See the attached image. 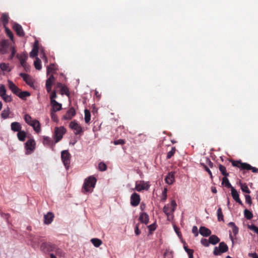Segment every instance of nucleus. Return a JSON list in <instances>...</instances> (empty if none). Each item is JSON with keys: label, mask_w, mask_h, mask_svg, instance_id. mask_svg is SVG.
I'll return each mask as SVG.
<instances>
[{"label": "nucleus", "mask_w": 258, "mask_h": 258, "mask_svg": "<svg viewBox=\"0 0 258 258\" xmlns=\"http://www.w3.org/2000/svg\"><path fill=\"white\" fill-rule=\"evenodd\" d=\"M8 85L11 91L16 95L23 100H25L27 97L30 96V93L28 91H22L11 80L8 81Z\"/></svg>", "instance_id": "obj_1"}, {"label": "nucleus", "mask_w": 258, "mask_h": 258, "mask_svg": "<svg viewBox=\"0 0 258 258\" xmlns=\"http://www.w3.org/2000/svg\"><path fill=\"white\" fill-rule=\"evenodd\" d=\"M96 181V178L93 176H90L86 178L83 185L82 192L84 194L92 192Z\"/></svg>", "instance_id": "obj_2"}, {"label": "nucleus", "mask_w": 258, "mask_h": 258, "mask_svg": "<svg viewBox=\"0 0 258 258\" xmlns=\"http://www.w3.org/2000/svg\"><path fill=\"white\" fill-rule=\"evenodd\" d=\"M229 161L233 166L238 167L241 170H251L253 173L258 172V168L252 167L247 163H243L241 160L230 159Z\"/></svg>", "instance_id": "obj_3"}, {"label": "nucleus", "mask_w": 258, "mask_h": 258, "mask_svg": "<svg viewBox=\"0 0 258 258\" xmlns=\"http://www.w3.org/2000/svg\"><path fill=\"white\" fill-rule=\"evenodd\" d=\"M66 133V129L63 126L55 127L53 135V137L54 140V144L59 142L62 139L63 136Z\"/></svg>", "instance_id": "obj_4"}, {"label": "nucleus", "mask_w": 258, "mask_h": 258, "mask_svg": "<svg viewBox=\"0 0 258 258\" xmlns=\"http://www.w3.org/2000/svg\"><path fill=\"white\" fill-rule=\"evenodd\" d=\"M228 250L227 245L224 242L219 243L218 247L214 248L213 253L215 255H221L222 253L226 252Z\"/></svg>", "instance_id": "obj_5"}, {"label": "nucleus", "mask_w": 258, "mask_h": 258, "mask_svg": "<svg viewBox=\"0 0 258 258\" xmlns=\"http://www.w3.org/2000/svg\"><path fill=\"white\" fill-rule=\"evenodd\" d=\"M71 157V154H70L68 150H63L61 151V160L67 169H68L69 167L70 164Z\"/></svg>", "instance_id": "obj_6"}, {"label": "nucleus", "mask_w": 258, "mask_h": 258, "mask_svg": "<svg viewBox=\"0 0 258 258\" xmlns=\"http://www.w3.org/2000/svg\"><path fill=\"white\" fill-rule=\"evenodd\" d=\"M69 127L73 130L74 133L76 135H81L83 132L81 126L75 120L70 122Z\"/></svg>", "instance_id": "obj_7"}, {"label": "nucleus", "mask_w": 258, "mask_h": 258, "mask_svg": "<svg viewBox=\"0 0 258 258\" xmlns=\"http://www.w3.org/2000/svg\"><path fill=\"white\" fill-rule=\"evenodd\" d=\"M36 143L35 140L33 139H29L25 143V149L26 154H30L33 152L35 149Z\"/></svg>", "instance_id": "obj_8"}, {"label": "nucleus", "mask_w": 258, "mask_h": 258, "mask_svg": "<svg viewBox=\"0 0 258 258\" xmlns=\"http://www.w3.org/2000/svg\"><path fill=\"white\" fill-rule=\"evenodd\" d=\"M40 249L44 252H50L54 250L55 245L49 242H45L41 244Z\"/></svg>", "instance_id": "obj_9"}, {"label": "nucleus", "mask_w": 258, "mask_h": 258, "mask_svg": "<svg viewBox=\"0 0 258 258\" xmlns=\"http://www.w3.org/2000/svg\"><path fill=\"white\" fill-rule=\"evenodd\" d=\"M149 185L144 181H140L139 183L136 182L135 189L138 191H141L143 190H148Z\"/></svg>", "instance_id": "obj_10"}, {"label": "nucleus", "mask_w": 258, "mask_h": 258, "mask_svg": "<svg viewBox=\"0 0 258 258\" xmlns=\"http://www.w3.org/2000/svg\"><path fill=\"white\" fill-rule=\"evenodd\" d=\"M140 195L136 192H134L131 197V204L133 207L137 206L140 202Z\"/></svg>", "instance_id": "obj_11"}, {"label": "nucleus", "mask_w": 258, "mask_h": 258, "mask_svg": "<svg viewBox=\"0 0 258 258\" xmlns=\"http://www.w3.org/2000/svg\"><path fill=\"white\" fill-rule=\"evenodd\" d=\"M56 87L60 89V93L62 95L65 94L67 96L69 95L70 92L69 88L65 85L62 84L61 83H57L56 85Z\"/></svg>", "instance_id": "obj_12"}, {"label": "nucleus", "mask_w": 258, "mask_h": 258, "mask_svg": "<svg viewBox=\"0 0 258 258\" xmlns=\"http://www.w3.org/2000/svg\"><path fill=\"white\" fill-rule=\"evenodd\" d=\"M13 28L18 36L20 37H23L24 36L25 33L23 30V28L22 26L19 24L15 23L13 25Z\"/></svg>", "instance_id": "obj_13"}, {"label": "nucleus", "mask_w": 258, "mask_h": 258, "mask_svg": "<svg viewBox=\"0 0 258 258\" xmlns=\"http://www.w3.org/2000/svg\"><path fill=\"white\" fill-rule=\"evenodd\" d=\"M54 81V77L52 75H51L46 81V89L48 93L51 92V87L53 82Z\"/></svg>", "instance_id": "obj_14"}, {"label": "nucleus", "mask_w": 258, "mask_h": 258, "mask_svg": "<svg viewBox=\"0 0 258 258\" xmlns=\"http://www.w3.org/2000/svg\"><path fill=\"white\" fill-rule=\"evenodd\" d=\"M39 49V43L38 41H35L32 51L30 53V56L33 58L38 55Z\"/></svg>", "instance_id": "obj_15"}, {"label": "nucleus", "mask_w": 258, "mask_h": 258, "mask_svg": "<svg viewBox=\"0 0 258 258\" xmlns=\"http://www.w3.org/2000/svg\"><path fill=\"white\" fill-rule=\"evenodd\" d=\"M54 218V214L52 212H48L44 216V223L45 224H50Z\"/></svg>", "instance_id": "obj_16"}, {"label": "nucleus", "mask_w": 258, "mask_h": 258, "mask_svg": "<svg viewBox=\"0 0 258 258\" xmlns=\"http://www.w3.org/2000/svg\"><path fill=\"white\" fill-rule=\"evenodd\" d=\"M231 191V195L233 198V199L238 204H239L241 205H242V202L240 200L239 197V194L237 190L234 188H232Z\"/></svg>", "instance_id": "obj_17"}, {"label": "nucleus", "mask_w": 258, "mask_h": 258, "mask_svg": "<svg viewBox=\"0 0 258 258\" xmlns=\"http://www.w3.org/2000/svg\"><path fill=\"white\" fill-rule=\"evenodd\" d=\"M199 232L202 236L205 237L210 236L211 234V231L204 226H201L200 228Z\"/></svg>", "instance_id": "obj_18"}, {"label": "nucleus", "mask_w": 258, "mask_h": 258, "mask_svg": "<svg viewBox=\"0 0 258 258\" xmlns=\"http://www.w3.org/2000/svg\"><path fill=\"white\" fill-rule=\"evenodd\" d=\"M174 173L172 172L168 173L165 178L166 182L168 184H172L174 181Z\"/></svg>", "instance_id": "obj_19"}, {"label": "nucleus", "mask_w": 258, "mask_h": 258, "mask_svg": "<svg viewBox=\"0 0 258 258\" xmlns=\"http://www.w3.org/2000/svg\"><path fill=\"white\" fill-rule=\"evenodd\" d=\"M52 110L54 112L59 111L61 109V104L58 103L55 100L51 101Z\"/></svg>", "instance_id": "obj_20"}, {"label": "nucleus", "mask_w": 258, "mask_h": 258, "mask_svg": "<svg viewBox=\"0 0 258 258\" xmlns=\"http://www.w3.org/2000/svg\"><path fill=\"white\" fill-rule=\"evenodd\" d=\"M139 220L141 222L147 224L149 220L148 215L146 213H142L139 217Z\"/></svg>", "instance_id": "obj_21"}, {"label": "nucleus", "mask_w": 258, "mask_h": 258, "mask_svg": "<svg viewBox=\"0 0 258 258\" xmlns=\"http://www.w3.org/2000/svg\"><path fill=\"white\" fill-rule=\"evenodd\" d=\"M17 56L20 61L21 65H25V62H26V59L28 58L27 54L25 53L20 54H18Z\"/></svg>", "instance_id": "obj_22"}, {"label": "nucleus", "mask_w": 258, "mask_h": 258, "mask_svg": "<svg viewBox=\"0 0 258 258\" xmlns=\"http://www.w3.org/2000/svg\"><path fill=\"white\" fill-rule=\"evenodd\" d=\"M11 130L14 132H19L21 130L22 126L20 123L18 122H13L11 125Z\"/></svg>", "instance_id": "obj_23"}, {"label": "nucleus", "mask_w": 258, "mask_h": 258, "mask_svg": "<svg viewBox=\"0 0 258 258\" xmlns=\"http://www.w3.org/2000/svg\"><path fill=\"white\" fill-rule=\"evenodd\" d=\"M42 142L44 145L47 146H51L55 144L49 137L46 136L43 137Z\"/></svg>", "instance_id": "obj_24"}, {"label": "nucleus", "mask_w": 258, "mask_h": 258, "mask_svg": "<svg viewBox=\"0 0 258 258\" xmlns=\"http://www.w3.org/2000/svg\"><path fill=\"white\" fill-rule=\"evenodd\" d=\"M30 125L33 126L34 130L36 133H38L40 132L41 129L40 123L38 121L34 120Z\"/></svg>", "instance_id": "obj_25"}, {"label": "nucleus", "mask_w": 258, "mask_h": 258, "mask_svg": "<svg viewBox=\"0 0 258 258\" xmlns=\"http://www.w3.org/2000/svg\"><path fill=\"white\" fill-rule=\"evenodd\" d=\"M210 243L215 245L220 241V239L215 235H210L209 238Z\"/></svg>", "instance_id": "obj_26"}, {"label": "nucleus", "mask_w": 258, "mask_h": 258, "mask_svg": "<svg viewBox=\"0 0 258 258\" xmlns=\"http://www.w3.org/2000/svg\"><path fill=\"white\" fill-rule=\"evenodd\" d=\"M17 137L19 141L24 142L26 138V133L24 131H20L17 133Z\"/></svg>", "instance_id": "obj_27"}, {"label": "nucleus", "mask_w": 258, "mask_h": 258, "mask_svg": "<svg viewBox=\"0 0 258 258\" xmlns=\"http://www.w3.org/2000/svg\"><path fill=\"white\" fill-rule=\"evenodd\" d=\"M222 184L225 185L226 187L227 188H230L231 190L232 189V188H234L231 183L229 182L228 179L227 178V177H224L222 179Z\"/></svg>", "instance_id": "obj_28"}, {"label": "nucleus", "mask_w": 258, "mask_h": 258, "mask_svg": "<svg viewBox=\"0 0 258 258\" xmlns=\"http://www.w3.org/2000/svg\"><path fill=\"white\" fill-rule=\"evenodd\" d=\"M219 169L221 173L223 176H224V177H227L229 176V173L227 172L226 168L224 166H223L221 164H220L219 165Z\"/></svg>", "instance_id": "obj_29"}, {"label": "nucleus", "mask_w": 258, "mask_h": 258, "mask_svg": "<svg viewBox=\"0 0 258 258\" xmlns=\"http://www.w3.org/2000/svg\"><path fill=\"white\" fill-rule=\"evenodd\" d=\"M30 239L32 242H33L36 244H39L40 242L42 241L41 240H40V237L38 236L30 235Z\"/></svg>", "instance_id": "obj_30"}, {"label": "nucleus", "mask_w": 258, "mask_h": 258, "mask_svg": "<svg viewBox=\"0 0 258 258\" xmlns=\"http://www.w3.org/2000/svg\"><path fill=\"white\" fill-rule=\"evenodd\" d=\"M0 68L3 71H6L9 72L11 71V69L9 67L8 63H1L0 64Z\"/></svg>", "instance_id": "obj_31"}, {"label": "nucleus", "mask_w": 258, "mask_h": 258, "mask_svg": "<svg viewBox=\"0 0 258 258\" xmlns=\"http://www.w3.org/2000/svg\"><path fill=\"white\" fill-rule=\"evenodd\" d=\"M91 242L96 247H99L102 244V241L98 238H92L91 240Z\"/></svg>", "instance_id": "obj_32"}, {"label": "nucleus", "mask_w": 258, "mask_h": 258, "mask_svg": "<svg viewBox=\"0 0 258 258\" xmlns=\"http://www.w3.org/2000/svg\"><path fill=\"white\" fill-rule=\"evenodd\" d=\"M244 217L248 220H250L253 217V214L251 212L247 209H245L244 211Z\"/></svg>", "instance_id": "obj_33"}, {"label": "nucleus", "mask_w": 258, "mask_h": 258, "mask_svg": "<svg viewBox=\"0 0 258 258\" xmlns=\"http://www.w3.org/2000/svg\"><path fill=\"white\" fill-rule=\"evenodd\" d=\"M34 64L35 68L37 70H40L41 69V60L40 59L36 57L35 60L34 61Z\"/></svg>", "instance_id": "obj_34"}, {"label": "nucleus", "mask_w": 258, "mask_h": 258, "mask_svg": "<svg viewBox=\"0 0 258 258\" xmlns=\"http://www.w3.org/2000/svg\"><path fill=\"white\" fill-rule=\"evenodd\" d=\"M218 220L219 221H224V216L222 213V209L219 208L217 211Z\"/></svg>", "instance_id": "obj_35"}, {"label": "nucleus", "mask_w": 258, "mask_h": 258, "mask_svg": "<svg viewBox=\"0 0 258 258\" xmlns=\"http://www.w3.org/2000/svg\"><path fill=\"white\" fill-rule=\"evenodd\" d=\"M229 225L232 227V232L234 236L238 232V228L233 222H230Z\"/></svg>", "instance_id": "obj_36"}, {"label": "nucleus", "mask_w": 258, "mask_h": 258, "mask_svg": "<svg viewBox=\"0 0 258 258\" xmlns=\"http://www.w3.org/2000/svg\"><path fill=\"white\" fill-rule=\"evenodd\" d=\"M240 185H241V189L243 192H245L247 194L250 193V190L249 189V188L246 183H240Z\"/></svg>", "instance_id": "obj_37"}, {"label": "nucleus", "mask_w": 258, "mask_h": 258, "mask_svg": "<svg viewBox=\"0 0 258 258\" xmlns=\"http://www.w3.org/2000/svg\"><path fill=\"white\" fill-rule=\"evenodd\" d=\"M8 41L6 40H3L0 42V46L2 47V49H0V51L3 49H5L8 47Z\"/></svg>", "instance_id": "obj_38"}, {"label": "nucleus", "mask_w": 258, "mask_h": 258, "mask_svg": "<svg viewBox=\"0 0 258 258\" xmlns=\"http://www.w3.org/2000/svg\"><path fill=\"white\" fill-rule=\"evenodd\" d=\"M24 81L27 84L30 86L33 85V80L29 75H28L26 78H24Z\"/></svg>", "instance_id": "obj_39"}, {"label": "nucleus", "mask_w": 258, "mask_h": 258, "mask_svg": "<svg viewBox=\"0 0 258 258\" xmlns=\"http://www.w3.org/2000/svg\"><path fill=\"white\" fill-rule=\"evenodd\" d=\"M9 16L7 14H3L2 16V20L4 23V24L5 25L7 24L9 22Z\"/></svg>", "instance_id": "obj_40"}, {"label": "nucleus", "mask_w": 258, "mask_h": 258, "mask_svg": "<svg viewBox=\"0 0 258 258\" xmlns=\"http://www.w3.org/2000/svg\"><path fill=\"white\" fill-rule=\"evenodd\" d=\"M171 210V209H170L168 205H165L163 209V212L168 216L170 215V213H172Z\"/></svg>", "instance_id": "obj_41"}, {"label": "nucleus", "mask_w": 258, "mask_h": 258, "mask_svg": "<svg viewBox=\"0 0 258 258\" xmlns=\"http://www.w3.org/2000/svg\"><path fill=\"white\" fill-rule=\"evenodd\" d=\"M176 149L175 147H172L171 150L167 153V159H170L175 154Z\"/></svg>", "instance_id": "obj_42"}, {"label": "nucleus", "mask_w": 258, "mask_h": 258, "mask_svg": "<svg viewBox=\"0 0 258 258\" xmlns=\"http://www.w3.org/2000/svg\"><path fill=\"white\" fill-rule=\"evenodd\" d=\"M24 119L26 123L28 124H30L32 121L34 120L32 119V117L29 115V114H25L24 116Z\"/></svg>", "instance_id": "obj_43"}, {"label": "nucleus", "mask_w": 258, "mask_h": 258, "mask_svg": "<svg viewBox=\"0 0 258 258\" xmlns=\"http://www.w3.org/2000/svg\"><path fill=\"white\" fill-rule=\"evenodd\" d=\"M6 94V89L5 86L3 84H0V96L3 97Z\"/></svg>", "instance_id": "obj_44"}, {"label": "nucleus", "mask_w": 258, "mask_h": 258, "mask_svg": "<svg viewBox=\"0 0 258 258\" xmlns=\"http://www.w3.org/2000/svg\"><path fill=\"white\" fill-rule=\"evenodd\" d=\"M98 169L101 171H105L107 169V166L104 163L100 162L98 165Z\"/></svg>", "instance_id": "obj_45"}, {"label": "nucleus", "mask_w": 258, "mask_h": 258, "mask_svg": "<svg viewBox=\"0 0 258 258\" xmlns=\"http://www.w3.org/2000/svg\"><path fill=\"white\" fill-rule=\"evenodd\" d=\"M55 66L54 64H51L47 67V75L50 73H53L55 70Z\"/></svg>", "instance_id": "obj_46"}, {"label": "nucleus", "mask_w": 258, "mask_h": 258, "mask_svg": "<svg viewBox=\"0 0 258 258\" xmlns=\"http://www.w3.org/2000/svg\"><path fill=\"white\" fill-rule=\"evenodd\" d=\"M201 165L203 167V168L205 169V170L209 173V174L210 176V177L211 179H213V175L211 171V170L209 169V168L204 164V163H201Z\"/></svg>", "instance_id": "obj_47"}, {"label": "nucleus", "mask_w": 258, "mask_h": 258, "mask_svg": "<svg viewBox=\"0 0 258 258\" xmlns=\"http://www.w3.org/2000/svg\"><path fill=\"white\" fill-rule=\"evenodd\" d=\"M201 242L202 244L205 247H208L210 244L209 239L208 240L205 238H202L201 240Z\"/></svg>", "instance_id": "obj_48"}, {"label": "nucleus", "mask_w": 258, "mask_h": 258, "mask_svg": "<svg viewBox=\"0 0 258 258\" xmlns=\"http://www.w3.org/2000/svg\"><path fill=\"white\" fill-rule=\"evenodd\" d=\"M76 114H65L62 117V119L64 120H70Z\"/></svg>", "instance_id": "obj_49"}, {"label": "nucleus", "mask_w": 258, "mask_h": 258, "mask_svg": "<svg viewBox=\"0 0 258 258\" xmlns=\"http://www.w3.org/2000/svg\"><path fill=\"white\" fill-rule=\"evenodd\" d=\"M167 189L164 188L162 191L161 201L163 202L165 201V200L167 199Z\"/></svg>", "instance_id": "obj_50"}, {"label": "nucleus", "mask_w": 258, "mask_h": 258, "mask_svg": "<svg viewBox=\"0 0 258 258\" xmlns=\"http://www.w3.org/2000/svg\"><path fill=\"white\" fill-rule=\"evenodd\" d=\"M2 98L6 102H10L12 100L11 96L8 95L7 94H6L5 96H3V97H2Z\"/></svg>", "instance_id": "obj_51"}, {"label": "nucleus", "mask_w": 258, "mask_h": 258, "mask_svg": "<svg viewBox=\"0 0 258 258\" xmlns=\"http://www.w3.org/2000/svg\"><path fill=\"white\" fill-rule=\"evenodd\" d=\"M54 251H55V254L58 256H61L63 255V253L62 250L60 249V248H56L55 247V249H54Z\"/></svg>", "instance_id": "obj_52"}, {"label": "nucleus", "mask_w": 258, "mask_h": 258, "mask_svg": "<svg viewBox=\"0 0 258 258\" xmlns=\"http://www.w3.org/2000/svg\"><path fill=\"white\" fill-rule=\"evenodd\" d=\"M114 145H123L125 143V141L122 139H119L113 142Z\"/></svg>", "instance_id": "obj_53"}, {"label": "nucleus", "mask_w": 258, "mask_h": 258, "mask_svg": "<svg viewBox=\"0 0 258 258\" xmlns=\"http://www.w3.org/2000/svg\"><path fill=\"white\" fill-rule=\"evenodd\" d=\"M192 232L194 234L195 236L197 237L199 235L198 228L196 226H194L192 228Z\"/></svg>", "instance_id": "obj_54"}, {"label": "nucleus", "mask_w": 258, "mask_h": 258, "mask_svg": "<svg viewBox=\"0 0 258 258\" xmlns=\"http://www.w3.org/2000/svg\"><path fill=\"white\" fill-rule=\"evenodd\" d=\"M91 120V114H85V121L86 123H89Z\"/></svg>", "instance_id": "obj_55"}, {"label": "nucleus", "mask_w": 258, "mask_h": 258, "mask_svg": "<svg viewBox=\"0 0 258 258\" xmlns=\"http://www.w3.org/2000/svg\"><path fill=\"white\" fill-rule=\"evenodd\" d=\"M176 206H177V205H176L175 201L174 200H172L171 202V206L172 207V209L171 210V212H173L174 211Z\"/></svg>", "instance_id": "obj_56"}, {"label": "nucleus", "mask_w": 258, "mask_h": 258, "mask_svg": "<svg viewBox=\"0 0 258 258\" xmlns=\"http://www.w3.org/2000/svg\"><path fill=\"white\" fill-rule=\"evenodd\" d=\"M245 198L246 202L250 205L252 203L250 196L249 195H246L245 196Z\"/></svg>", "instance_id": "obj_57"}, {"label": "nucleus", "mask_w": 258, "mask_h": 258, "mask_svg": "<svg viewBox=\"0 0 258 258\" xmlns=\"http://www.w3.org/2000/svg\"><path fill=\"white\" fill-rule=\"evenodd\" d=\"M148 229H149L150 231H154L156 229V226L155 223H153L152 224H151L148 226Z\"/></svg>", "instance_id": "obj_58"}, {"label": "nucleus", "mask_w": 258, "mask_h": 258, "mask_svg": "<svg viewBox=\"0 0 258 258\" xmlns=\"http://www.w3.org/2000/svg\"><path fill=\"white\" fill-rule=\"evenodd\" d=\"M249 228L253 230L254 232L258 234V227L254 225H251L250 226H249Z\"/></svg>", "instance_id": "obj_59"}, {"label": "nucleus", "mask_w": 258, "mask_h": 258, "mask_svg": "<svg viewBox=\"0 0 258 258\" xmlns=\"http://www.w3.org/2000/svg\"><path fill=\"white\" fill-rule=\"evenodd\" d=\"M56 97H57V95L56 94V91L54 90L52 92H51V94L50 95L51 101H52V100H55L54 99L55 98H56Z\"/></svg>", "instance_id": "obj_60"}, {"label": "nucleus", "mask_w": 258, "mask_h": 258, "mask_svg": "<svg viewBox=\"0 0 258 258\" xmlns=\"http://www.w3.org/2000/svg\"><path fill=\"white\" fill-rule=\"evenodd\" d=\"M139 224H137L136 225L135 228V232L137 235H139L141 233V231H140V230L139 229Z\"/></svg>", "instance_id": "obj_61"}, {"label": "nucleus", "mask_w": 258, "mask_h": 258, "mask_svg": "<svg viewBox=\"0 0 258 258\" xmlns=\"http://www.w3.org/2000/svg\"><path fill=\"white\" fill-rule=\"evenodd\" d=\"M51 119L54 121L57 122L58 121L57 114H51Z\"/></svg>", "instance_id": "obj_62"}, {"label": "nucleus", "mask_w": 258, "mask_h": 258, "mask_svg": "<svg viewBox=\"0 0 258 258\" xmlns=\"http://www.w3.org/2000/svg\"><path fill=\"white\" fill-rule=\"evenodd\" d=\"M206 163L208 164L209 166L211 168H212L213 167V163L211 162V161L209 158H206Z\"/></svg>", "instance_id": "obj_63"}, {"label": "nucleus", "mask_w": 258, "mask_h": 258, "mask_svg": "<svg viewBox=\"0 0 258 258\" xmlns=\"http://www.w3.org/2000/svg\"><path fill=\"white\" fill-rule=\"evenodd\" d=\"M249 256L252 258H258V255L256 253H250L248 254Z\"/></svg>", "instance_id": "obj_64"}]
</instances>
